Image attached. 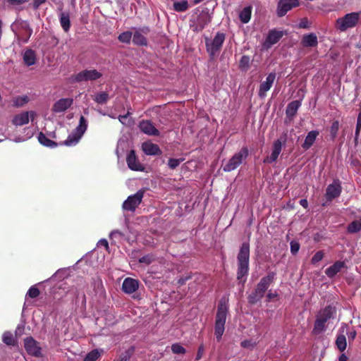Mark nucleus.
<instances>
[{
	"label": "nucleus",
	"instance_id": "1",
	"mask_svg": "<svg viewBox=\"0 0 361 361\" xmlns=\"http://www.w3.org/2000/svg\"><path fill=\"white\" fill-rule=\"evenodd\" d=\"M249 259H250V245L247 242H244L240 247L237 256V279L240 283H244L246 281V276L249 271Z\"/></svg>",
	"mask_w": 361,
	"mask_h": 361
},
{
	"label": "nucleus",
	"instance_id": "2",
	"mask_svg": "<svg viewBox=\"0 0 361 361\" xmlns=\"http://www.w3.org/2000/svg\"><path fill=\"white\" fill-rule=\"evenodd\" d=\"M228 299L223 297L219 301L215 318L214 336L217 341H220L225 330L226 316L228 311Z\"/></svg>",
	"mask_w": 361,
	"mask_h": 361
},
{
	"label": "nucleus",
	"instance_id": "3",
	"mask_svg": "<svg viewBox=\"0 0 361 361\" xmlns=\"http://www.w3.org/2000/svg\"><path fill=\"white\" fill-rule=\"evenodd\" d=\"M275 279L276 273L274 271H270L267 276L262 277L255 290L247 297L248 302L251 305H255L259 302Z\"/></svg>",
	"mask_w": 361,
	"mask_h": 361
},
{
	"label": "nucleus",
	"instance_id": "4",
	"mask_svg": "<svg viewBox=\"0 0 361 361\" xmlns=\"http://www.w3.org/2000/svg\"><path fill=\"white\" fill-rule=\"evenodd\" d=\"M18 44H27L33 32L28 21L22 19L16 20L11 25Z\"/></svg>",
	"mask_w": 361,
	"mask_h": 361
},
{
	"label": "nucleus",
	"instance_id": "5",
	"mask_svg": "<svg viewBox=\"0 0 361 361\" xmlns=\"http://www.w3.org/2000/svg\"><path fill=\"white\" fill-rule=\"evenodd\" d=\"M87 128V121L81 116L79 120L78 126L75 128L73 132L69 135L67 139L60 143V145H65L66 146H74L77 145Z\"/></svg>",
	"mask_w": 361,
	"mask_h": 361
},
{
	"label": "nucleus",
	"instance_id": "6",
	"mask_svg": "<svg viewBox=\"0 0 361 361\" xmlns=\"http://www.w3.org/2000/svg\"><path fill=\"white\" fill-rule=\"evenodd\" d=\"M249 154V150L247 147H243L241 149L235 153L233 156L224 165L223 171L230 172L237 169L246 159Z\"/></svg>",
	"mask_w": 361,
	"mask_h": 361
},
{
	"label": "nucleus",
	"instance_id": "7",
	"mask_svg": "<svg viewBox=\"0 0 361 361\" xmlns=\"http://www.w3.org/2000/svg\"><path fill=\"white\" fill-rule=\"evenodd\" d=\"M360 13L358 12H353L345 14L342 18H338L336 20V28L344 32L349 28L355 27L360 20Z\"/></svg>",
	"mask_w": 361,
	"mask_h": 361
},
{
	"label": "nucleus",
	"instance_id": "8",
	"mask_svg": "<svg viewBox=\"0 0 361 361\" xmlns=\"http://www.w3.org/2000/svg\"><path fill=\"white\" fill-rule=\"evenodd\" d=\"M226 35L223 32H217L214 39L209 42L206 41L207 51L211 58H214L220 51L221 47L225 41Z\"/></svg>",
	"mask_w": 361,
	"mask_h": 361
},
{
	"label": "nucleus",
	"instance_id": "9",
	"mask_svg": "<svg viewBox=\"0 0 361 361\" xmlns=\"http://www.w3.org/2000/svg\"><path fill=\"white\" fill-rule=\"evenodd\" d=\"M144 196L143 190H138L135 194L130 195L123 202L122 207L124 210L134 212L138 205L142 202Z\"/></svg>",
	"mask_w": 361,
	"mask_h": 361
},
{
	"label": "nucleus",
	"instance_id": "10",
	"mask_svg": "<svg viewBox=\"0 0 361 361\" xmlns=\"http://www.w3.org/2000/svg\"><path fill=\"white\" fill-rule=\"evenodd\" d=\"M102 74L95 69L84 70L74 76V81L80 82L84 81H93L100 78Z\"/></svg>",
	"mask_w": 361,
	"mask_h": 361
},
{
	"label": "nucleus",
	"instance_id": "11",
	"mask_svg": "<svg viewBox=\"0 0 361 361\" xmlns=\"http://www.w3.org/2000/svg\"><path fill=\"white\" fill-rule=\"evenodd\" d=\"M298 0H279L277 5V16L279 17L284 16L288 11L293 8L299 6Z\"/></svg>",
	"mask_w": 361,
	"mask_h": 361
},
{
	"label": "nucleus",
	"instance_id": "12",
	"mask_svg": "<svg viewBox=\"0 0 361 361\" xmlns=\"http://www.w3.org/2000/svg\"><path fill=\"white\" fill-rule=\"evenodd\" d=\"M342 191V187L339 180H334L331 184H329L325 192V197L327 201H332L334 199L340 196Z\"/></svg>",
	"mask_w": 361,
	"mask_h": 361
},
{
	"label": "nucleus",
	"instance_id": "13",
	"mask_svg": "<svg viewBox=\"0 0 361 361\" xmlns=\"http://www.w3.org/2000/svg\"><path fill=\"white\" fill-rule=\"evenodd\" d=\"M276 79V73H270L266 78V80L261 82L258 91V96L264 98L267 95V92L271 89Z\"/></svg>",
	"mask_w": 361,
	"mask_h": 361
},
{
	"label": "nucleus",
	"instance_id": "14",
	"mask_svg": "<svg viewBox=\"0 0 361 361\" xmlns=\"http://www.w3.org/2000/svg\"><path fill=\"white\" fill-rule=\"evenodd\" d=\"M24 346L27 353L30 355L39 357L41 355V348L32 337H27L25 339Z\"/></svg>",
	"mask_w": 361,
	"mask_h": 361
},
{
	"label": "nucleus",
	"instance_id": "15",
	"mask_svg": "<svg viewBox=\"0 0 361 361\" xmlns=\"http://www.w3.org/2000/svg\"><path fill=\"white\" fill-rule=\"evenodd\" d=\"M140 130L148 135L158 136L159 131L154 127L149 120H142L139 123Z\"/></svg>",
	"mask_w": 361,
	"mask_h": 361
},
{
	"label": "nucleus",
	"instance_id": "16",
	"mask_svg": "<svg viewBox=\"0 0 361 361\" xmlns=\"http://www.w3.org/2000/svg\"><path fill=\"white\" fill-rule=\"evenodd\" d=\"M73 103L72 98H62L54 103L52 111L55 113H61L67 110Z\"/></svg>",
	"mask_w": 361,
	"mask_h": 361
},
{
	"label": "nucleus",
	"instance_id": "17",
	"mask_svg": "<svg viewBox=\"0 0 361 361\" xmlns=\"http://www.w3.org/2000/svg\"><path fill=\"white\" fill-rule=\"evenodd\" d=\"M126 162L128 167L133 171H142L144 170V167L137 160L134 150H131L128 153Z\"/></svg>",
	"mask_w": 361,
	"mask_h": 361
},
{
	"label": "nucleus",
	"instance_id": "18",
	"mask_svg": "<svg viewBox=\"0 0 361 361\" xmlns=\"http://www.w3.org/2000/svg\"><path fill=\"white\" fill-rule=\"evenodd\" d=\"M139 288V281L133 278H126L122 283V290L127 294L135 292Z\"/></svg>",
	"mask_w": 361,
	"mask_h": 361
},
{
	"label": "nucleus",
	"instance_id": "19",
	"mask_svg": "<svg viewBox=\"0 0 361 361\" xmlns=\"http://www.w3.org/2000/svg\"><path fill=\"white\" fill-rule=\"evenodd\" d=\"M336 313V307L332 305H327L322 309L317 314V317L324 322L334 317Z\"/></svg>",
	"mask_w": 361,
	"mask_h": 361
},
{
	"label": "nucleus",
	"instance_id": "20",
	"mask_svg": "<svg viewBox=\"0 0 361 361\" xmlns=\"http://www.w3.org/2000/svg\"><path fill=\"white\" fill-rule=\"evenodd\" d=\"M142 149L147 155H161L162 154L159 145L151 142H143Z\"/></svg>",
	"mask_w": 361,
	"mask_h": 361
},
{
	"label": "nucleus",
	"instance_id": "21",
	"mask_svg": "<svg viewBox=\"0 0 361 361\" xmlns=\"http://www.w3.org/2000/svg\"><path fill=\"white\" fill-rule=\"evenodd\" d=\"M283 36L282 31H278L276 30H271L269 32L268 35L266 38L265 44L268 47L276 44Z\"/></svg>",
	"mask_w": 361,
	"mask_h": 361
},
{
	"label": "nucleus",
	"instance_id": "22",
	"mask_svg": "<svg viewBox=\"0 0 361 361\" xmlns=\"http://www.w3.org/2000/svg\"><path fill=\"white\" fill-rule=\"evenodd\" d=\"M345 267V264L344 262L339 260L336 261L334 264L325 270V274L329 278H334Z\"/></svg>",
	"mask_w": 361,
	"mask_h": 361
},
{
	"label": "nucleus",
	"instance_id": "23",
	"mask_svg": "<svg viewBox=\"0 0 361 361\" xmlns=\"http://www.w3.org/2000/svg\"><path fill=\"white\" fill-rule=\"evenodd\" d=\"M345 329H348V325L345 324H343L341 328L340 331L341 332V334L337 336L336 340V345L341 352L344 351L347 346L346 338L345 336L344 335Z\"/></svg>",
	"mask_w": 361,
	"mask_h": 361
},
{
	"label": "nucleus",
	"instance_id": "24",
	"mask_svg": "<svg viewBox=\"0 0 361 361\" xmlns=\"http://www.w3.org/2000/svg\"><path fill=\"white\" fill-rule=\"evenodd\" d=\"M301 44L304 47H316L318 44L317 37L314 33L304 35Z\"/></svg>",
	"mask_w": 361,
	"mask_h": 361
},
{
	"label": "nucleus",
	"instance_id": "25",
	"mask_svg": "<svg viewBox=\"0 0 361 361\" xmlns=\"http://www.w3.org/2000/svg\"><path fill=\"white\" fill-rule=\"evenodd\" d=\"M301 106V101L300 100H294L290 102L286 109V116L290 119H293V118L296 115L297 111L300 106Z\"/></svg>",
	"mask_w": 361,
	"mask_h": 361
},
{
	"label": "nucleus",
	"instance_id": "26",
	"mask_svg": "<svg viewBox=\"0 0 361 361\" xmlns=\"http://www.w3.org/2000/svg\"><path fill=\"white\" fill-rule=\"evenodd\" d=\"M319 133L318 130H312L309 132L305 139L304 143L302 145V147L305 150L310 149L315 142Z\"/></svg>",
	"mask_w": 361,
	"mask_h": 361
},
{
	"label": "nucleus",
	"instance_id": "27",
	"mask_svg": "<svg viewBox=\"0 0 361 361\" xmlns=\"http://www.w3.org/2000/svg\"><path fill=\"white\" fill-rule=\"evenodd\" d=\"M23 59L26 66H30L34 65L36 62L35 51L31 49L25 50L23 53Z\"/></svg>",
	"mask_w": 361,
	"mask_h": 361
},
{
	"label": "nucleus",
	"instance_id": "28",
	"mask_svg": "<svg viewBox=\"0 0 361 361\" xmlns=\"http://www.w3.org/2000/svg\"><path fill=\"white\" fill-rule=\"evenodd\" d=\"M13 124L15 126H23L29 122V112L25 111L16 115L13 118Z\"/></svg>",
	"mask_w": 361,
	"mask_h": 361
},
{
	"label": "nucleus",
	"instance_id": "29",
	"mask_svg": "<svg viewBox=\"0 0 361 361\" xmlns=\"http://www.w3.org/2000/svg\"><path fill=\"white\" fill-rule=\"evenodd\" d=\"M59 21L65 32H68L71 28L70 15L68 13L62 12L59 16Z\"/></svg>",
	"mask_w": 361,
	"mask_h": 361
},
{
	"label": "nucleus",
	"instance_id": "30",
	"mask_svg": "<svg viewBox=\"0 0 361 361\" xmlns=\"http://www.w3.org/2000/svg\"><path fill=\"white\" fill-rule=\"evenodd\" d=\"M326 329V322L322 321L318 317L316 318L314 322V328L312 329V334L319 335Z\"/></svg>",
	"mask_w": 361,
	"mask_h": 361
},
{
	"label": "nucleus",
	"instance_id": "31",
	"mask_svg": "<svg viewBox=\"0 0 361 361\" xmlns=\"http://www.w3.org/2000/svg\"><path fill=\"white\" fill-rule=\"evenodd\" d=\"M252 6H248L245 7L240 11V13L239 14V18L243 23L245 24L250 21V20L251 18V15H252Z\"/></svg>",
	"mask_w": 361,
	"mask_h": 361
},
{
	"label": "nucleus",
	"instance_id": "32",
	"mask_svg": "<svg viewBox=\"0 0 361 361\" xmlns=\"http://www.w3.org/2000/svg\"><path fill=\"white\" fill-rule=\"evenodd\" d=\"M38 140L40 144L46 147L54 148L58 146V144L56 142L47 138V136L42 132L39 133L38 135Z\"/></svg>",
	"mask_w": 361,
	"mask_h": 361
},
{
	"label": "nucleus",
	"instance_id": "33",
	"mask_svg": "<svg viewBox=\"0 0 361 361\" xmlns=\"http://www.w3.org/2000/svg\"><path fill=\"white\" fill-rule=\"evenodd\" d=\"M133 44L138 46H146L147 44V40L146 37L142 35L139 31H135L133 36Z\"/></svg>",
	"mask_w": 361,
	"mask_h": 361
},
{
	"label": "nucleus",
	"instance_id": "34",
	"mask_svg": "<svg viewBox=\"0 0 361 361\" xmlns=\"http://www.w3.org/2000/svg\"><path fill=\"white\" fill-rule=\"evenodd\" d=\"M173 10L176 12H184L189 8L188 1L183 0L182 1H176L173 5Z\"/></svg>",
	"mask_w": 361,
	"mask_h": 361
},
{
	"label": "nucleus",
	"instance_id": "35",
	"mask_svg": "<svg viewBox=\"0 0 361 361\" xmlns=\"http://www.w3.org/2000/svg\"><path fill=\"white\" fill-rule=\"evenodd\" d=\"M102 353L103 350H92L85 356L83 361H96L99 358Z\"/></svg>",
	"mask_w": 361,
	"mask_h": 361
},
{
	"label": "nucleus",
	"instance_id": "36",
	"mask_svg": "<svg viewBox=\"0 0 361 361\" xmlns=\"http://www.w3.org/2000/svg\"><path fill=\"white\" fill-rule=\"evenodd\" d=\"M29 102V97L26 95L18 96L13 98V106L15 107L23 106Z\"/></svg>",
	"mask_w": 361,
	"mask_h": 361
},
{
	"label": "nucleus",
	"instance_id": "37",
	"mask_svg": "<svg viewBox=\"0 0 361 361\" xmlns=\"http://www.w3.org/2000/svg\"><path fill=\"white\" fill-rule=\"evenodd\" d=\"M250 58L247 55H243L239 61V68L246 71L250 67Z\"/></svg>",
	"mask_w": 361,
	"mask_h": 361
},
{
	"label": "nucleus",
	"instance_id": "38",
	"mask_svg": "<svg viewBox=\"0 0 361 361\" xmlns=\"http://www.w3.org/2000/svg\"><path fill=\"white\" fill-rule=\"evenodd\" d=\"M29 0H4V6L5 7H15L18 6H20L28 2Z\"/></svg>",
	"mask_w": 361,
	"mask_h": 361
},
{
	"label": "nucleus",
	"instance_id": "39",
	"mask_svg": "<svg viewBox=\"0 0 361 361\" xmlns=\"http://www.w3.org/2000/svg\"><path fill=\"white\" fill-rule=\"evenodd\" d=\"M3 342L8 345H14L15 340L13 336L10 331H5L2 336Z\"/></svg>",
	"mask_w": 361,
	"mask_h": 361
},
{
	"label": "nucleus",
	"instance_id": "40",
	"mask_svg": "<svg viewBox=\"0 0 361 361\" xmlns=\"http://www.w3.org/2000/svg\"><path fill=\"white\" fill-rule=\"evenodd\" d=\"M156 259V257L154 254L149 253L142 257L139 258L138 262L140 264H145L146 265H149L154 262Z\"/></svg>",
	"mask_w": 361,
	"mask_h": 361
},
{
	"label": "nucleus",
	"instance_id": "41",
	"mask_svg": "<svg viewBox=\"0 0 361 361\" xmlns=\"http://www.w3.org/2000/svg\"><path fill=\"white\" fill-rule=\"evenodd\" d=\"M109 99V94L106 92H102L96 94L94 100L100 104H106Z\"/></svg>",
	"mask_w": 361,
	"mask_h": 361
},
{
	"label": "nucleus",
	"instance_id": "42",
	"mask_svg": "<svg viewBox=\"0 0 361 361\" xmlns=\"http://www.w3.org/2000/svg\"><path fill=\"white\" fill-rule=\"evenodd\" d=\"M286 141V137L284 136L283 137H281L274 141L273 144V152L281 153L282 149V143H285Z\"/></svg>",
	"mask_w": 361,
	"mask_h": 361
},
{
	"label": "nucleus",
	"instance_id": "43",
	"mask_svg": "<svg viewBox=\"0 0 361 361\" xmlns=\"http://www.w3.org/2000/svg\"><path fill=\"white\" fill-rule=\"evenodd\" d=\"M131 39L132 32L130 31L123 32L121 33L118 37V39L119 42L126 44H129Z\"/></svg>",
	"mask_w": 361,
	"mask_h": 361
},
{
	"label": "nucleus",
	"instance_id": "44",
	"mask_svg": "<svg viewBox=\"0 0 361 361\" xmlns=\"http://www.w3.org/2000/svg\"><path fill=\"white\" fill-rule=\"evenodd\" d=\"M338 130H339V121H334L332 123L331 128H330V135H331L332 140H334L335 138L337 137Z\"/></svg>",
	"mask_w": 361,
	"mask_h": 361
},
{
	"label": "nucleus",
	"instance_id": "45",
	"mask_svg": "<svg viewBox=\"0 0 361 361\" xmlns=\"http://www.w3.org/2000/svg\"><path fill=\"white\" fill-rule=\"evenodd\" d=\"M135 350L134 347H130L123 353L120 356V361H128L133 354Z\"/></svg>",
	"mask_w": 361,
	"mask_h": 361
},
{
	"label": "nucleus",
	"instance_id": "46",
	"mask_svg": "<svg viewBox=\"0 0 361 361\" xmlns=\"http://www.w3.org/2000/svg\"><path fill=\"white\" fill-rule=\"evenodd\" d=\"M184 161V159L180 158V159H173L170 158L168 161V166L169 169H176L181 162Z\"/></svg>",
	"mask_w": 361,
	"mask_h": 361
},
{
	"label": "nucleus",
	"instance_id": "47",
	"mask_svg": "<svg viewBox=\"0 0 361 361\" xmlns=\"http://www.w3.org/2000/svg\"><path fill=\"white\" fill-rule=\"evenodd\" d=\"M361 130V111L358 114L355 133V143L357 144Z\"/></svg>",
	"mask_w": 361,
	"mask_h": 361
},
{
	"label": "nucleus",
	"instance_id": "48",
	"mask_svg": "<svg viewBox=\"0 0 361 361\" xmlns=\"http://www.w3.org/2000/svg\"><path fill=\"white\" fill-rule=\"evenodd\" d=\"M324 256V251H322V250L317 251L314 255V256L312 257L311 263L312 264H317V262H320L323 259Z\"/></svg>",
	"mask_w": 361,
	"mask_h": 361
},
{
	"label": "nucleus",
	"instance_id": "49",
	"mask_svg": "<svg viewBox=\"0 0 361 361\" xmlns=\"http://www.w3.org/2000/svg\"><path fill=\"white\" fill-rule=\"evenodd\" d=\"M171 350L174 354H184L185 349L179 343H174L171 345Z\"/></svg>",
	"mask_w": 361,
	"mask_h": 361
},
{
	"label": "nucleus",
	"instance_id": "50",
	"mask_svg": "<svg viewBox=\"0 0 361 361\" xmlns=\"http://www.w3.org/2000/svg\"><path fill=\"white\" fill-rule=\"evenodd\" d=\"M279 154H280L279 153L272 151L271 155L269 157H267L264 159V163L271 164V163L276 161L277 160Z\"/></svg>",
	"mask_w": 361,
	"mask_h": 361
},
{
	"label": "nucleus",
	"instance_id": "51",
	"mask_svg": "<svg viewBox=\"0 0 361 361\" xmlns=\"http://www.w3.org/2000/svg\"><path fill=\"white\" fill-rule=\"evenodd\" d=\"M279 154H280L279 153L272 151L271 155L269 157H267L264 159V163L271 164V163L276 161L277 160Z\"/></svg>",
	"mask_w": 361,
	"mask_h": 361
},
{
	"label": "nucleus",
	"instance_id": "52",
	"mask_svg": "<svg viewBox=\"0 0 361 361\" xmlns=\"http://www.w3.org/2000/svg\"><path fill=\"white\" fill-rule=\"evenodd\" d=\"M39 290L37 288L32 286L28 290L27 295L31 298H35L39 295Z\"/></svg>",
	"mask_w": 361,
	"mask_h": 361
},
{
	"label": "nucleus",
	"instance_id": "53",
	"mask_svg": "<svg viewBox=\"0 0 361 361\" xmlns=\"http://www.w3.org/2000/svg\"><path fill=\"white\" fill-rule=\"evenodd\" d=\"M300 250V244L298 242L295 240H292L290 242V252L293 255H295Z\"/></svg>",
	"mask_w": 361,
	"mask_h": 361
},
{
	"label": "nucleus",
	"instance_id": "54",
	"mask_svg": "<svg viewBox=\"0 0 361 361\" xmlns=\"http://www.w3.org/2000/svg\"><path fill=\"white\" fill-rule=\"evenodd\" d=\"M25 330V324L21 323L18 325L15 331V334L16 336H20L23 334Z\"/></svg>",
	"mask_w": 361,
	"mask_h": 361
},
{
	"label": "nucleus",
	"instance_id": "55",
	"mask_svg": "<svg viewBox=\"0 0 361 361\" xmlns=\"http://www.w3.org/2000/svg\"><path fill=\"white\" fill-rule=\"evenodd\" d=\"M123 234L120 232L118 230H114L111 231L109 234V238L111 240H114V238H122Z\"/></svg>",
	"mask_w": 361,
	"mask_h": 361
},
{
	"label": "nucleus",
	"instance_id": "56",
	"mask_svg": "<svg viewBox=\"0 0 361 361\" xmlns=\"http://www.w3.org/2000/svg\"><path fill=\"white\" fill-rule=\"evenodd\" d=\"M204 352V347L203 344H201L198 348L195 360H200L202 357Z\"/></svg>",
	"mask_w": 361,
	"mask_h": 361
},
{
	"label": "nucleus",
	"instance_id": "57",
	"mask_svg": "<svg viewBox=\"0 0 361 361\" xmlns=\"http://www.w3.org/2000/svg\"><path fill=\"white\" fill-rule=\"evenodd\" d=\"M97 247H104L105 248L106 250H109V243L108 241L104 239V238H102L101 240H99L97 244Z\"/></svg>",
	"mask_w": 361,
	"mask_h": 361
},
{
	"label": "nucleus",
	"instance_id": "58",
	"mask_svg": "<svg viewBox=\"0 0 361 361\" xmlns=\"http://www.w3.org/2000/svg\"><path fill=\"white\" fill-rule=\"evenodd\" d=\"M47 0H33L32 1V8L35 10H37L39 8V6L44 4Z\"/></svg>",
	"mask_w": 361,
	"mask_h": 361
},
{
	"label": "nucleus",
	"instance_id": "59",
	"mask_svg": "<svg viewBox=\"0 0 361 361\" xmlns=\"http://www.w3.org/2000/svg\"><path fill=\"white\" fill-rule=\"evenodd\" d=\"M190 279H191L190 275L183 276L180 277L179 279L178 280V283L180 286H183L186 283V281H188Z\"/></svg>",
	"mask_w": 361,
	"mask_h": 361
},
{
	"label": "nucleus",
	"instance_id": "60",
	"mask_svg": "<svg viewBox=\"0 0 361 361\" xmlns=\"http://www.w3.org/2000/svg\"><path fill=\"white\" fill-rule=\"evenodd\" d=\"M241 346L245 348H253V343L250 340H245L241 342Z\"/></svg>",
	"mask_w": 361,
	"mask_h": 361
},
{
	"label": "nucleus",
	"instance_id": "61",
	"mask_svg": "<svg viewBox=\"0 0 361 361\" xmlns=\"http://www.w3.org/2000/svg\"><path fill=\"white\" fill-rule=\"evenodd\" d=\"M345 330L346 331V334L348 336V339L350 341V340H354L356 337V335H357V333H356V331L355 330H353V331H350L349 332H348V329H345Z\"/></svg>",
	"mask_w": 361,
	"mask_h": 361
},
{
	"label": "nucleus",
	"instance_id": "62",
	"mask_svg": "<svg viewBox=\"0 0 361 361\" xmlns=\"http://www.w3.org/2000/svg\"><path fill=\"white\" fill-rule=\"evenodd\" d=\"M361 227H347L349 233H357L360 232Z\"/></svg>",
	"mask_w": 361,
	"mask_h": 361
},
{
	"label": "nucleus",
	"instance_id": "63",
	"mask_svg": "<svg viewBox=\"0 0 361 361\" xmlns=\"http://www.w3.org/2000/svg\"><path fill=\"white\" fill-rule=\"evenodd\" d=\"M348 226H361V217L353 220Z\"/></svg>",
	"mask_w": 361,
	"mask_h": 361
},
{
	"label": "nucleus",
	"instance_id": "64",
	"mask_svg": "<svg viewBox=\"0 0 361 361\" xmlns=\"http://www.w3.org/2000/svg\"><path fill=\"white\" fill-rule=\"evenodd\" d=\"M299 203L305 209H307L308 207V202L306 199H301Z\"/></svg>",
	"mask_w": 361,
	"mask_h": 361
}]
</instances>
